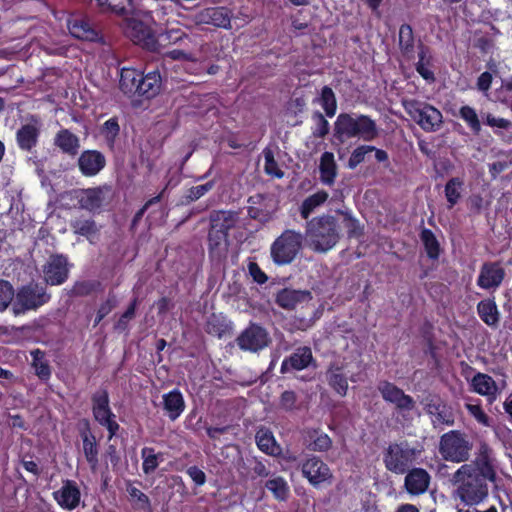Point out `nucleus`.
<instances>
[{"label": "nucleus", "instance_id": "nucleus-17", "mask_svg": "<svg viewBox=\"0 0 512 512\" xmlns=\"http://www.w3.org/2000/svg\"><path fill=\"white\" fill-rule=\"evenodd\" d=\"M302 473L314 486H318L332 477L329 467L316 457L307 459L303 463Z\"/></svg>", "mask_w": 512, "mask_h": 512}, {"label": "nucleus", "instance_id": "nucleus-27", "mask_svg": "<svg viewBox=\"0 0 512 512\" xmlns=\"http://www.w3.org/2000/svg\"><path fill=\"white\" fill-rule=\"evenodd\" d=\"M398 46L402 56L411 60L415 54V37L410 24L404 23L399 27Z\"/></svg>", "mask_w": 512, "mask_h": 512}, {"label": "nucleus", "instance_id": "nucleus-39", "mask_svg": "<svg viewBox=\"0 0 512 512\" xmlns=\"http://www.w3.org/2000/svg\"><path fill=\"white\" fill-rule=\"evenodd\" d=\"M464 187V181L462 178L453 177L450 178L444 188L446 200L448 202V208L452 209L461 199L462 191Z\"/></svg>", "mask_w": 512, "mask_h": 512}, {"label": "nucleus", "instance_id": "nucleus-7", "mask_svg": "<svg viewBox=\"0 0 512 512\" xmlns=\"http://www.w3.org/2000/svg\"><path fill=\"white\" fill-rule=\"evenodd\" d=\"M50 295L46 288L38 283H30L23 286L15 297L13 312L16 315L22 314L28 310H34L47 303Z\"/></svg>", "mask_w": 512, "mask_h": 512}, {"label": "nucleus", "instance_id": "nucleus-22", "mask_svg": "<svg viewBox=\"0 0 512 512\" xmlns=\"http://www.w3.org/2000/svg\"><path fill=\"white\" fill-rule=\"evenodd\" d=\"M471 385L474 392L481 396H486L490 402L496 400L498 386L490 375L478 372L472 378Z\"/></svg>", "mask_w": 512, "mask_h": 512}, {"label": "nucleus", "instance_id": "nucleus-61", "mask_svg": "<svg viewBox=\"0 0 512 512\" xmlns=\"http://www.w3.org/2000/svg\"><path fill=\"white\" fill-rule=\"evenodd\" d=\"M136 305H137V299H134L133 302L130 304V306L127 308V310L120 317V319L116 325V327L118 329H125L128 321H130L131 319L134 318Z\"/></svg>", "mask_w": 512, "mask_h": 512}, {"label": "nucleus", "instance_id": "nucleus-20", "mask_svg": "<svg viewBox=\"0 0 512 512\" xmlns=\"http://www.w3.org/2000/svg\"><path fill=\"white\" fill-rule=\"evenodd\" d=\"M106 164L104 155L96 150H86L81 153L78 159L80 171L85 176H94L98 174Z\"/></svg>", "mask_w": 512, "mask_h": 512}, {"label": "nucleus", "instance_id": "nucleus-64", "mask_svg": "<svg viewBox=\"0 0 512 512\" xmlns=\"http://www.w3.org/2000/svg\"><path fill=\"white\" fill-rule=\"evenodd\" d=\"M432 65H428V64H422V62H417L415 64V69L417 71V73L424 79L426 80L427 82L429 83H432L435 81V74L434 72L430 69Z\"/></svg>", "mask_w": 512, "mask_h": 512}, {"label": "nucleus", "instance_id": "nucleus-34", "mask_svg": "<svg viewBox=\"0 0 512 512\" xmlns=\"http://www.w3.org/2000/svg\"><path fill=\"white\" fill-rule=\"evenodd\" d=\"M141 73L135 69L124 68L121 71L119 88L129 96L138 95Z\"/></svg>", "mask_w": 512, "mask_h": 512}, {"label": "nucleus", "instance_id": "nucleus-46", "mask_svg": "<svg viewBox=\"0 0 512 512\" xmlns=\"http://www.w3.org/2000/svg\"><path fill=\"white\" fill-rule=\"evenodd\" d=\"M321 180L324 183L330 184L335 177V162L332 153L325 152L321 156L320 166Z\"/></svg>", "mask_w": 512, "mask_h": 512}, {"label": "nucleus", "instance_id": "nucleus-37", "mask_svg": "<svg viewBox=\"0 0 512 512\" xmlns=\"http://www.w3.org/2000/svg\"><path fill=\"white\" fill-rule=\"evenodd\" d=\"M164 409L171 420H175L184 410L185 404L181 393L177 390L171 391L163 396Z\"/></svg>", "mask_w": 512, "mask_h": 512}, {"label": "nucleus", "instance_id": "nucleus-12", "mask_svg": "<svg viewBox=\"0 0 512 512\" xmlns=\"http://www.w3.org/2000/svg\"><path fill=\"white\" fill-rule=\"evenodd\" d=\"M125 33L135 44L146 49L152 50L156 46V38L151 29L140 20L126 19Z\"/></svg>", "mask_w": 512, "mask_h": 512}, {"label": "nucleus", "instance_id": "nucleus-48", "mask_svg": "<svg viewBox=\"0 0 512 512\" xmlns=\"http://www.w3.org/2000/svg\"><path fill=\"white\" fill-rule=\"evenodd\" d=\"M143 459L142 469L145 474L153 473L158 467V459L161 454H156L153 448L145 447L141 451Z\"/></svg>", "mask_w": 512, "mask_h": 512}, {"label": "nucleus", "instance_id": "nucleus-55", "mask_svg": "<svg viewBox=\"0 0 512 512\" xmlns=\"http://www.w3.org/2000/svg\"><path fill=\"white\" fill-rule=\"evenodd\" d=\"M103 10H109L116 14H124L131 0H97Z\"/></svg>", "mask_w": 512, "mask_h": 512}, {"label": "nucleus", "instance_id": "nucleus-58", "mask_svg": "<svg viewBox=\"0 0 512 512\" xmlns=\"http://www.w3.org/2000/svg\"><path fill=\"white\" fill-rule=\"evenodd\" d=\"M214 183L212 181L202 185L191 187L186 194V199L189 202L196 201L201 198L204 194L213 188Z\"/></svg>", "mask_w": 512, "mask_h": 512}, {"label": "nucleus", "instance_id": "nucleus-4", "mask_svg": "<svg viewBox=\"0 0 512 512\" xmlns=\"http://www.w3.org/2000/svg\"><path fill=\"white\" fill-rule=\"evenodd\" d=\"M419 454L420 450L406 440L390 443L383 452V462L388 471L402 475L409 471Z\"/></svg>", "mask_w": 512, "mask_h": 512}, {"label": "nucleus", "instance_id": "nucleus-32", "mask_svg": "<svg viewBox=\"0 0 512 512\" xmlns=\"http://www.w3.org/2000/svg\"><path fill=\"white\" fill-rule=\"evenodd\" d=\"M68 29L71 35L77 39L96 41L99 37L98 31L83 19L68 20Z\"/></svg>", "mask_w": 512, "mask_h": 512}, {"label": "nucleus", "instance_id": "nucleus-3", "mask_svg": "<svg viewBox=\"0 0 512 512\" xmlns=\"http://www.w3.org/2000/svg\"><path fill=\"white\" fill-rule=\"evenodd\" d=\"M473 448L468 436L460 430H450L440 437L439 454L442 459L452 463L465 464Z\"/></svg>", "mask_w": 512, "mask_h": 512}, {"label": "nucleus", "instance_id": "nucleus-25", "mask_svg": "<svg viewBox=\"0 0 512 512\" xmlns=\"http://www.w3.org/2000/svg\"><path fill=\"white\" fill-rule=\"evenodd\" d=\"M379 136V128L374 120L365 115L354 118V137L364 141H373Z\"/></svg>", "mask_w": 512, "mask_h": 512}, {"label": "nucleus", "instance_id": "nucleus-60", "mask_svg": "<svg viewBox=\"0 0 512 512\" xmlns=\"http://www.w3.org/2000/svg\"><path fill=\"white\" fill-rule=\"evenodd\" d=\"M297 396L293 391H284L280 397V407L285 411H292L297 408Z\"/></svg>", "mask_w": 512, "mask_h": 512}, {"label": "nucleus", "instance_id": "nucleus-18", "mask_svg": "<svg viewBox=\"0 0 512 512\" xmlns=\"http://www.w3.org/2000/svg\"><path fill=\"white\" fill-rule=\"evenodd\" d=\"M431 481L430 474L423 468H410L406 472L404 487L410 495L425 493Z\"/></svg>", "mask_w": 512, "mask_h": 512}, {"label": "nucleus", "instance_id": "nucleus-28", "mask_svg": "<svg viewBox=\"0 0 512 512\" xmlns=\"http://www.w3.org/2000/svg\"><path fill=\"white\" fill-rule=\"evenodd\" d=\"M54 497L60 506L71 510L78 505L80 492L71 481H67L60 490L54 493Z\"/></svg>", "mask_w": 512, "mask_h": 512}, {"label": "nucleus", "instance_id": "nucleus-6", "mask_svg": "<svg viewBox=\"0 0 512 512\" xmlns=\"http://www.w3.org/2000/svg\"><path fill=\"white\" fill-rule=\"evenodd\" d=\"M403 106L407 114L426 132L437 131L443 123L442 113L428 103L407 100Z\"/></svg>", "mask_w": 512, "mask_h": 512}, {"label": "nucleus", "instance_id": "nucleus-33", "mask_svg": "<svg viewBox=\"0 0 512 512\" xmlns=\"http://www.w3.org/2000/svg\"><path fill=\"white\" fill-rule=\"evenodd\" d=\"M210 221L213 228L228 234L238 223L239 213L235 211H215L211 214Z\"/></svg>", "mask_w": 512, "mask_h": 512}, {"label": "nucleus", "instance_id": "nucleus-36", "mask_svg": "<svg viewBox=\"0 0 512 512\" xmlns=\"http://www.w3.org/2000/svg\"><path fill=\"white\" fill-rule=\"evenodd\" d=\"M70 226L75 234L86 237L90 242L98 236L99 229L92 219L76 218L70 222Z\"/></svg>", "mask_w": 512, "mask_h": 512}, {"label": "nucleus", "instance_id": "nucleus-2", "mask_svg": "<svg viewBox=\"0 0 512 512\" xmlns=\"http://www.w3.org/2000/svg\"><path fill=\"white\" fill-rule=\"evenodd\" d=\"M340 239L336 219L330 215L314 217L306 223L305 241L315 252L325 253Z\"/></svg>", "mask_w": 512, "mask_h": 512}, {"label": "nucleus", "instance_id": "nucleus-59", "mask_svg": "<svg viewBox=\"0 0 512 512\" xmlns=\"http://www.w3.org/2000/svg\"><path fill=\"white\" fill-rule=\"evenodd\" d=\"M98 283L91 281H81L75 283L71 293L74 296H86L96 289Z\"/></svg>", "mask_w": 512, "mask_h": 512}, {"label": "nucleus", "instance_id": "nucleus-54", "mask_svg": "<svg viewBox=\"0 0 512 512\" xmlns=\"http://www.w3.org/2000/svg\"><path fill=\"white\" fill-rule=\"evenodd\" d=\"M474 46L480 50L481 53L487 54L494 47V40L489 33H482L481 31L475 32Z\"/></svg>", "mask_w": 512, "mask_h": 512}, {"label": "nucleus", "instance_id": "nucleus-9", "mask_svg": "<svg viewBox=\"0 0 512 512\" xmlns=\"http://www.w3.org/2000/svg\"><path fill=\"white\" fill-rule=\"evenodd\" d=\"M93 414L95 419L102 425L105 426L109 433L110 438L116 434L119 429V425L114 420L115 415L112 413L109 407V398L106 390L97 391L93 397Z\"/></svg>", "mask_w": 512, "mask_h": 512}, {"label": "nucleus", "instance_id": "nucleus-47", "mask_svg": "<svg viewBox=\"0 0 512 512\" xmlns=\"http://www.w3.org/2000/svg\"><path fill=\"white\" fill-rule=\"evenodd\" d=\"M263 156L265 160L264 171L267 175L282 178L284 176L283 170L279 167L274 157V152L271 148H265L263 150Z\"/></svg>", "mask_w": 512, "mask_h": 512}, {"label": "nucleus", "instance_id": "nucleus-16", "mask_svg": "<svg viewBox=\"0 0 512 512\" xmlns=\"http://www.w3.org/2000/svg\"><path fill=\"white\" fill-rule=\"evenodd\" d=\"M231 13L225 7H210L195 15L196 24L213 25L220 28H230Z\"/></svg>", "mask_w": 512, "mask_h": 512}, {"label": "nucleus", "instance_id": "nucleus-30", "mask_svg": "<svg viewBox=\"0 0 512 512\" xmlns=\"http://www.w3.org/2000/svg\"><path fill=\"white\" fill-rule=\"evenodd\" d=\"M258 448L273 457H277L281 454L282 449L276 442L273 433L267 428H260L255 436Z\"/></svg>", "mask_w": 512, "mask_h": 512}, {"label": "nucleus", "instance_id": "nucleus-51", "mask_svg": "<svg viewBox=\"0 0 512 512\" xmlns=\"http://www.w3.org/2000/svg\"><path fill=\"white\" fill-rule=\"evenodd\" d=\"M329 383L340 395H345L347 393L348 382L340 369L330 371Z\"/></svg>", "mask_w": 512, "mask_h": 512}, {"label": "nucleus", "instance_id": "nucleus-52", "mask_svg": "<svg viewBox=\"0 0 512 512\" xmlns=\"http://www.w3.org/2000/svg\"><path fill=\"white\" fill-rule=\"evenodd\" d=\"M119 124L116 119L111 118L107 120L101 129V134L105 138L109 147H113L114 141L119 134Z\"/></svg>", "mask_w": 512, "mask_h": 512}, {"label": "nucleus", "instance_id": "nucleus-35", "mask_svg": "<svg viewBox=\"0 0 512 512\" xmlns=\"http://www.w3.org/2000/svg\"><path fill=\"white\" fill-rule=\"evenodd\" d=\"M419 237L427 257L433 261L438 260L442 249L434 232L428 228H423L419 234Z\"/></svg>", "mask_w": 512, "mask_h": 512}, {"label": "nucleus", "instance_id": "nucleus-41", "mask_svg": "<svg viewBox=\"0 0 512 512\" xmlns=\"http://www.w3.org/2000/svg\"><path fill=\"white\" fill-rule=\"evenodd\" d=\"M328 199V193L325 191H318L313 195L307 197L300 207L301 217L305 220L315 211L316 208L325 203Z\"/></svg>", "mask_w": 512, "mask_h": 512}, {"label": "nucleus", "instance_id": "nucleus-44", "mask_svg": "<svg viewBox=\"0 0 512 512\" xmlns=\"http://www.w3.org/2000/svg\"><path fill=\"white\" fill-rule=\"evenodd\" d=\"M83 439V452L86 457V460L91 466L92 470H96L98 465V449L95 442V437L88 434H82Z\"/></svg>", "mask_w": 512, "mask_h": 512}, {"label": "nucleus", "instance_id": "nucleus-29", "mask_svg": "<svg viewBox=\"0 0 512 512\" xmlns=\"http://www.w3.org/2000/svg\"><path fill=\"white\" fill-rule=\"evenodd\" d=\"M477 313L480 319L490 327H497L500 315L494 298L481 300L477 304Z\"/></svg>", "mask_w": 512, "mask_h": 512}, {"label": "nucleus", "instance_id": "nucleus-53", "mask_svg": "<svg viewBox=\"0 0 512 512\" xmlns=\"http://www.w3.org/2000/svg\"><path fill=\"white\" fill-rule=\"evenodd\" d=\"M465 408L469 412V414L474 417V419L481 425L485 427H491L492 420L491 418L485 413L483 408L480 404H465Z\"/></svg>", "mask_w": 512, "mask_h": 512}, {"label": "nucleus", "instance_id": "nucleus-63", "mask_svg": "<svg viewBox=\"0 0 512 512\" xmlns=\"http://www.w3.org/2000/svg\"><path fill=\"white\" fill-rule=\"evenodd\" d=\"M249 462L255 476L268 477L270 475V469L263 461L253 458Z\"/></svg>", "mask_w": 512, "mask_h": 512}, {"label": "nucleus", "instance_id": "nucleus-10", "mask_svg": "<svg viewBox=\"0 0 512 512\" xmlns=\"http://www.w3.org/2000/svg\"><path fill=\"white\" fill-rule=\"evenodd\" d=\"M377 389L386 402L394 404L401 411H411L415 407L414 399L392 382L380 381Z\"/></svg>", "mask_w": 512, "mask_h": 512}, {"label": "nucleus", "instance_id": "nucleus-38", "mask_svg": "<svg viewBox=\"0 0 512 512\" xmlns=\"http://www.w3.org/2000/svg\"><path fill=\"white\" fill-rule=\"evenodd\" d=\"M209 250L216 256H221L226 253L228 247V234L222 232L217 228L211 229L208 234Z\"/></svg>", "mask_w": 512, "mask_h": 512}, {"label": "nucleus", "instance_id": "nucleus-31", "mask_svg": "<svg viewBox=\"0 0 512 512\" xmlns=\"http://www.w3.org/2000/svg\"><path fill=\"white\" fill-rule=\"evenodd\" d=\"M161 76L157 71L150 72L146 75L141 73L138 95L146 98L156 96L161 89Z\"/></svg>", "mask_w": 512, "mask_h": 512}, {"label": "nucleus", "instance_id": "nucleus-56", "mask_svg": "<svg viewBox=\"0 0 512 512\" xmlns=\"http://www.w3.org/2000/svg\"><path fill=\"white\" fill-rule=\"evenodd\" d=\"M16 297L12 285L8 281H0V311H4Z\"/></svg>", "mask_w": 512, "mask_h": 512}, {"label": "nucleus", "instance_id": "nucleus-49", "mask_svg": "<svg viewBox=\"0 0 512 512\" xmlns=\"http://www.w3.org/2000/svg\"><path fill=\"white\" fill-rule=\"evenodd\" d=\"M317 101H319V103L325 110L327 116H329V117L334 116V114L336 112V99H335L334 92L332 91L331 88H329L327 86L323 87V89L321 91V95L317 99Z\"/></svg>", "mask_w": 512, "mask_h": 512}, {"label": "nucleus", "instance_id": "nucleus-5", "mask_svg": "<svg viewBox=\"0 0 512 512\" xmlns=\"http://www.w3.org/2000/svg\"><path fill=\"white\" fill-rule=\"evenodd\" d=\"M301 232L287 229L271 245V257L278 265L290 264L302 249Z\"/></svg>", "mask_w": 512, "mask_h": 512}, {"label": "nucleus", "instance_id": "nucleus-11", "mask_svg": "<svg viewBox=\"0 0 512 512\" xmlns=\"http://www.w3.org/2000/svg\"><path fill=\"white\" fill-rule=\"evenodd\" d=\"M424 410L432 417V423L435 427L440 424L453 426L455 423L451 407L442 401L439 396H427L424 400Z\"/></svg>", "mask_w": 512, "mask_h": 512}, {"label": "nucleus", "instance_id": "nucleus-14", "mask_svg": "<svg viewBox=\"0 0 512 512\" xmlns=\"http://www.w3.org/2000/svg\"><path fill=\"white\" fill-rule=\"evenodd\" d=\"M44 280L50 285H60L68 277L67 260L61 255H52L43 266Z\"/></svg>", "mask_w": 512, "mask_h": 512}, {"label": "nucleus", "instance_id": "nucleus-57", "mask_svg": "<svg viewBox=\"0 0 512 512\" xmlns=\"http://www.w3.org/2000/svg\"><path fill=\"white\" fill-rule=\"evenodd\" d=\"M313 119L315 121V128L313 130V135L319 138L326 136L329 132V124L328 121L324 118V116L320 112H315L313 114Z\"/></svg>", "mask_w": 512, "mask_h": 512}, {"label": "nucleus", "instance_id": "nucleus-45", "mask_svg": "<svg viewBox=\"0 0 512 512\" xmlns=\"http://www.w3.org/2000/svg\"><path fill=\"white\" fill-rule=\"evenodd\" d=\"M31 355L33 357L32 366L35 370L36 375L43 380L49 379L51 375V370L48 361L45 359L44 352L37 349L32 351Z\"/></svg>", "mask_w": 512, "mask_h": 512}, {"label": "nucleus", "instance_id": "nucleus-13", "mask_svg": "<svg viewBox=\"0 0 512 512\" xmlns=\"http://www.w3.org/2000/svg\"><path fill=\"white\" fill-rule=\"evenodd\" d=\"M505 270L500 262H485L480 268L477 285L482 289L496 290L505 278Z\"/></svg>", "mask_w": 512, "mask_h": 512}, {"label": "nucleus", "instance_id": "nucleus-19", "mask_svg": "<svg viewBox=\"0 0 512 512\" xmlns=\"http://www.w3.org/2000/svg\"><path fill=\"white\" fill-rule=\"evenodd\" d=\"M312 299L311 293L307 290H294L284 288L275 295V302L283 309L293 310L299 304L308 302Z\"/></svg>", "mask_w": 512, "mask_h": 512}, {"label": "nucleus", "instance_id": "nucleus-50", "mask_svg": "<svg viewBox=\"0 0 512 512\" xmlns=\"http://www.w3.org/2000/svg\"><path fill=\"white\" fill-rule=\"evenodd\" d=\"M459 114L474 133L478 134L480 132L481 124L474 108L468 105L462 106Z\"/></svg>", "mask_w": 512, "mask_h": 512}, {"label": "nucleus", "instance_id": "nucleus-26", "mask_svg": "<svg viewBox=\"0 0 512 512\" xmlns=\"http://www.w3.org/2000/svg\"><path fill=\"white\" fill-rule=\"evenodd\" d=\"M54 145L58 147L64 154L74 157L80 149V140L78 136L68 129H61L54 137Z\"/></svg>", "mask_w": 512, "mask_h": 512}, {"label": "nucleus", "instance_id": "nucleus-24", "mask_svg": "<svg viewBox=\"0 0 512 512\" xmlns=\"http://www.w3.org/2000/svg\"><path fill=\"white\" fill-rule=\"evenodd\" d=\"M108 191L109 188L106 186L86 189L81 192L78 203L82 209L95 211L102 206Z\"/></svg>", "mask_w": 512, "mask_h": 512}, {"label": "nucleus", "instance_id": "nucleus-62", "mask_svg": "<svg viewBox=\"0 0 512 512\" xmlns=\"http://www.w3.org/2000/svg\"><path fill=\"white\" fill-rule=\"evenodd\" d=\"M248 271L253 280L259 284H264L267 281L266 274L261 270L259 265L255 262H250L248 264Z\"/></svg>", "mask_w": 512, "mask_h": 512}, {"label": "nucleus", "instance_id": "nucleus-43", "mask_svg": "<svg viewBox=\"0 0 512 512\" xmlns=\"http://www.w3.org/2000/svg\"><path fill=\"white\" fill-rule=\"evenodd\" d=\"M335 140L345 143L352 137V118L347 114H341L335 123Z\"/></svg>", "mask_w": 512, "mask_h": 512}, {"label": "nucleus", "instance_id": "nucleus-23", "mask_svg": "<svg viewBox=\"0 0 512 512\" xmlns=\"http://www.w3.org/2000/svg\"><path fill=\"white\" fill-rule=\"evenodd\" d=\"M312 351L309 347H299L295 352L288 358H286L281 365V372L286 373L291 369L302 370L309 366L311 363Z\"/></svg>", "mask_w": 512, "mask_h": 512}, {"label": "nucleus", "instance_id": "nucleus-21", "mask_svg": "<svg viewBox=\"0 0 512 512\" xmlns=\"http://www.w3.org/2000/svg\"><path fill=\"white\" fill-rule=\"evenodd\" d=\"M377 163H381L384 167H388L390 165L389 155L383 150L376 148L372 145H360L354 148V167L364 161H371V159Z\"/></svg>", "mask_w": 512, "mask_h": 512}, {"label": "nucleus", "instance_id": "nucleus-1", "mask_svg": "<svg viewBox=\"0 0 512 512\" xmlns=\"http://www.w3.org/2000/svg\"><path fill=\"white\" fill-rule=\"evenodd\" d=\"M499 481L498 462L487 443H481L475 458L462 464L452 476L457 498L469 507L483 503Z\"/></svg>", "mask_w": 512, "mask_h": 512}, {"label": "nucleus", "instance_id": "nucleus-15", "mask_svg": "<svg viewBox=\"0 0 512 512\" xmlns=\"http://www.w3.org/2000/svg\"><path fill=\"white\" fill-rule=\"evenodd\" d=\"M41 131V123L31 117L30 121L22 125L16 132V141L19 148L23 151H31L36 147Z\"/></svg>", "mask_w": 512, "mask_h": 512}, {"label": "nucleus", "instance_id": "nucleus-8", "mask_svg": "<svg viewBox=\"0 0 512 512\" xmlns=\"http://www.w3.org/2000/svg\"><path fill=\"white\" fill-rule=\"evenodd\" d=\"M243 351L258 352L271 343L268 331L260 325L250 324L236 339Z\"/></svg>", "mask_w": 512, "mask_h": 512}, {"label": "nucleus", "instance_id": "nucleus-42", "mask_svg": "<svg viewBox=\"0 0 512 512\" xmlns=\"http://www.w3.org/2000/svg\"><path fill=\"white\" fill-rule=\"evenodd\" d=\"M250 205L248 207V215L250 218L255 219L259 222L266 223L271 219V213L263 203V199L260 195L256 197H250L248 200Z\"/></svg>", "mask_w": 512, "mask_h": 512}, {"label": "nucleus", "instance_id": "nucleus-40", "mask_svg": "<svg viewBox=\"0 0 512 512\" xmlns=\"http://www.w3.org/2000/svg\"><path fill=\"white\" fill-rule=\"evenodd\" d=\"M265 487L278 501H286L289 496V485L281 476H274L265 482Z\"/></svg>", "mask_w": 512, "mask_h": 512}]
</instances>
